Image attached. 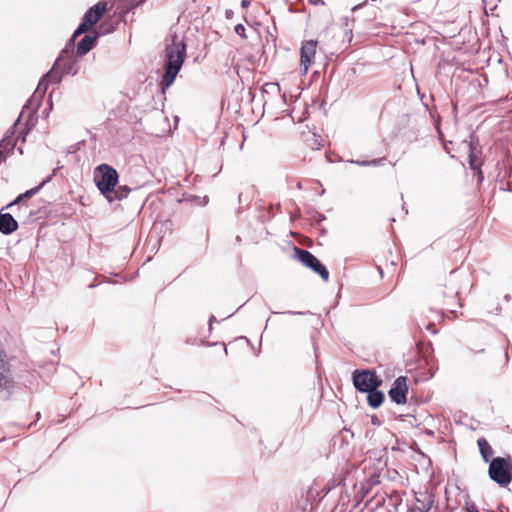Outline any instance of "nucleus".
<instances>
[{
    "instance_id": "obj_1",
    "label": "nucleus",
    "mask_w": 512,
    "mask_h": 512,
    "mask_svg": "<svg viewBox=\"0 0 512 512\" xmlns=\"http://www.w3.org/2000/svg\"><path fill=\"white\" fill-rule=\"evenodd\" d=\"M186 45L177 34L171 36V43L165 48V73L160 86L163 91L172 85L185 59Z\"/></svg>"
},
{
    "instance_id": "obj_2",
    "label": "nucleus",
    "mask_w": 512,
    "mask_h": 512,
    "mask_svg": "<svg viewBox=\"0 0 512 512\" xmlns=\"http://www.w3.org/2000/svg\"><path fill=\"white\" fill-rule=\"evenodd\" d=\"M454 271L450 273L448 279L436 292L437 303L448 312H456V309L461 306L459 298V286L454 278Z\"/></svg>"
},
{
    "instance_id": "obj_3",
    "label": "nucleus",
    "mask_w": 512,
    "mask_h": 512,
    "mask_svg": "<svg viewBox=\"0 0 512 512\" xmlns=\"http://www.w3.org/2000/svg\"><path fill=\"white\" fill-rule=\"evenodd\" d=\"M488 475L500 487H507L512 482V457L493 458L489 463Z\"/></svg>"
},
{
    "instance_id": "obj_4",
    "label": "nucleus",
    "mask_w": 512,
    "mask_h": 512,
    "mask_svg": "<svg viewBox=\"0 0 512 512\" xmlns=\"http://www.w3.org/2000/svg\"><path fill=\"white\" fill-rule=\"evenodd\" d=\"M117 171L108 164H101L94 170V182L100 192L107 197L113 193L118 183Z\"/></svg>"
},
{
    "instance_id": "obj_5",
    "label": "nucleus",
    "mask_w": 512,
    "mask_h": 512,
    "mask_svg": "<svg viewBox=\"0 0 512 512\" xmlns=\"http://www.w3.org/2000/svg\"><path fill=\"white\" fill-rule=\"evenodd\" d=\"M107 12V3L100 1L92 6L84 15L82 23L72 35V41L84 33H88L92 27L100 21Z\"/></svg>"
},
{
    "instance_id": "obj_6",
    "label": "nucleus",
    "mask_w": 512,
    "mask_h": 512,
    "mask_svg": "<svg viewBox=\"0 0 512 512\" xmlns=\"http://www.w3.org/2000/svg\"><path fill=\"white\" fill-rule=\"evenodd\" d=\"M353 384L360 392H368L378 389L382 385V379L372 370H355L353 372Z\"/></svg>"
},
{
    "instance_id": "obj_7",
    "label": "nucleus",
    "mask_w": 512,
    "mask_h": 512,
    "mask_svg": "<svg viewBox=\"0 0 512 512\" xmlns=\"http://www.w3.org/2000/svg\"><path fill=\"white\" fill-rule=\"evenodd\" d=\"M294 254L297 260H299L304 266L317 273L324 281H328V270L311 252L294 247Z\"/></svg>"
},
{
    "instance_id": "obj_8",
    "label": "nucleus",
    "mask_w": 512,
    "mask_h": 512,
    "mask_svg": "<svg viewBox=\"0 0 512 512\" xmlns=\"http://www.w3.org/2000/svg\"><path fill=\"white\" fill-rule=\"evenodd\" d=\"M318 42L315 40H304L300 47V73L305 76L315 62Z\"/></svg>"
},
{
    "instance_id": "obj_9",
    "label": "nucleus",
    "mask_w": 512,
    "mask_h": 512,
    "mask_svg": "<svg viewBox=\"0 0 512 512\" xmlns=\"http://www.w3.org/2000/svg\"><path fill=\"white\" fill-rule=\"evenodd\" d=\"M468 162L469 166L472 170H476L478 172L479 180L483 179V173L481 171V166L483 161L481 159L482 149L478 144V141H475L474 137H470V141L468 142Z\"/></svg>"
},
{
    "instance_id": "obj_10",
    "label": "nucleus",
    "mask_w": 512,
    "mask_h": 512,
    "mask_svg": "<svg viewBox=\"0 0 512 512\" xmlns=\"http://www.w3.org/2000/svg\"><path fill=\"white\" fill-rule=\"evenodd\" d=\"M407 393L408 379L405 376H400L395 379L388 395L393 402L397 404H405L407 401Z\"/></svg>"
},
{
    "instance_id": "obj_11",
    "label": "nucleus",
    "mask_w": 512,
    "mask_h": 512,
    "mask_svg": "<svg viewBox=\"0 0 512 512\" xmlns=\"http://www.w3.org/2000/svg\"><path fill=\"white\" fill-rule=\"evenodd\" d=\"M97 38L98 34L96 32L85 35L77 44L76 54L78 56L87 54L94 47Z\"/></svg>"
},
{
    "instance_id": "obj_12",
    "label": "nucleus",
    "mask_w": 512,
    "mask_h": 512,
    "mask_svg": "<svg viewBox=\"0 0 512 512\" xmlns=\"http://www.w3.org/2000/svg\"><path fill=\"white\" fill-rule=\"evenodd\" d=\"M18 229V223L9 213H0V232L8 235Z\"/></svg>"
},
{
    "instance_id": "obj_13",
    "label": "nucleus",
    "mask_w": 512,
    "mask_h": 512,
    "mask_svg": "<svg viewBox=\"0 0 512 512\" xmlns=\"http://www.w3.org/2000/svg\"><path fill=\"white\" fill-rule=\"evenodd\" d=\"M477 444H478L479 452H480L484 462L490 463V461L492 460V456L494 454V450L491 447V445L489 444V442L487 441V439H485L484 437L479 438L477 440Z\"/></svg>"
},
{
    "instance_id": "obj_14",
    "label": "nucleus",
    "mask_w": 512,
    "mask_h": 512,
    "mask_svg": "<svg viewBox=\"0 0 512 512\" xmlns=\"http://www.w3.org/2000/svg\"><path fill=\"white\" fill-rule=\"evenodd\" d=\"M384 393L378 389L368 391L367 401L372 408H378L384 401Z\"/></svg>"
},
{
    "instance_id": "obj_15",
    "label": "nucleus",
    "mask_w": 512,
    "mask_h": 512,
    "mask_svg": "<svg viewBox=\"0 0 512 512\" xmlns=\"http://www.w3.org/2000/svg\"><path fill=\"white\" fill-rule=\"evenodd\" d=\"M131 189L126 186H119L117 189H114L113 193H109V195L106 197L109 202H113L115 200H122L128 196Z\"/></svg>"
},
{
    "instance_id": "obj_16",
    "label": "nucleus",
    "mask_w": 512,
    "mask_h": 512,
    "mask_svg": "<svg viewBox=\"0 0 512 512\" xmlns=\"http://www.w3.org/2000/svg\"><path fill=\"white\" fill-rule=\"evenodd\" d=\"M44 183H45V182H42V183H40L37 187H34V188L30 189V190H27V191H26L25 193H23V194H20V195L16 198V200H15L14 202H12L9 206H12V205H14V204H16V203H20V202H22V201H23V200H25V199H29V198H31L32 196H34V195H35V194H36V193H37V192L42 188V186L44 185Z\"/></svg>"
},
{
    "instance_id": "obj_17",
    "label": "nucleus",
    "mask_w": 512,
    "mask_h": 512,
    "mask_svg": "<svg viewBox=\"0 0 512 512\" xmlns=\"http://www.w3.org/2000/svg\"><path fill=\"white\" fill-rule=\"evenodd\" d=\"M9 374L10 372H0V387L2 389H10L13 386V381Z\"/></svg>"
},
{
    "instance_id": "obj_18",
    "label": "nucleus",
    "mask_w": 512,
    "mask_h": 512,
    "mask_svg": "<svg viewBox=\"0 0 512 512\" xmlns=\"http://www.w3.org/2000/svg\"><path fill=\"white\" fill-rule=\"evenodd\" d=\"M10 368L7 353L0 347V372H10Z\"/></svg>"
},
{
    "instance_id": "obj_19",
    "label": "nucleus",
    "mask_w": 512,
    "mask_h": 512,
    "mask_svg": "<svg viewBox=\"0 0 512 512\" xmlns=\"http://www.w3.org/2000/svg\"><path fill=\"white\" fill-rule=\"evenodd\" d=\"M236 34H238L240 37H242L243 39H246L247 38V35H246V29L244 27L243 24H237L234 28Z\"/></svg>"
},
{
    "instance_id": "obj_20",
    "label": "nucleus",
    "mask_w": 512,
    "mask_h": 512,
    "mask_svg": "<svg viewBox=\"0 0 512 512\" xmlns=\"http://www.w3.org/2000/svg\"><path fill=\"white\" fill-rule=\"evenodd\" d=\"M465 512H480L474 504H471V505H467L465 507Z\"/></svg>"
},
{
    "instance_id": "obj_21",
    "label": "nucleus",
    "mask_w": 512,
    "mask_h": 512,
    "mask_svg": "<svg viewBox=\"0 0 512 512\" xmlns=\"http://www.w3.org/2000/svg\"><path fill=\"white\" fill-rule=\"evenodd\" d=\"M10 144H11V139L10 138H4L1 141V143H0V147L6 148V146H8Z\"/></svg>"
},
{
    "instance_id": "obj_22",
    "label": "nucleus",
    "mask_w": 512,
    "mask_h": 512,
    "mask_svg": "<svg viewBox=\"0 0 512 512\" xmlns=\"http://www.w3.org/2000/svg\"><path fill=\"white\" fill-rule=\"evenodd\" d=\"M127 2L130 6H138L139 4L143 3L144 0H127Z\"/></svg>"
},
{
    "instance_id": "obj_23",
    "label": "nucleus",
    "mask_w": 512,
    "mask_h": 512,
    "mask_svg": "<svg viewBox=\"0 0 512 512\" xmlns=\"http://www.w3.org/2000/svg\"><path fill=\"white\" fill-rule=\"evenodd\" d=\"M426 329L431 331L432 333L436 332L435 325L433 323H428L427 326H426Z\"/></svg>"
},
{
    "instance_id": "obj_24",
    "label": "nucleus",
    "mask_w": 512,
    "mask_h": 512,
    "mask_svg": "<svg viewBox=\"0 0 512 512\" xmlns=\"http://www.w3.org/2000/svg\"><path fill=\"white\" fill-rule=\"evenodd\" d=\"M309 2L315 6L317 5H324V1L323 0H309Z\"/></svg>"
},
{
    "instance_id": "obj_25",
    "label": "nucleus",
    "mask_w": 512,
    "mask_h": 512,
    "mask_svg": "<svg viewBox=\"0 0 512 512\" xmlns=\"http://www.w3.org/2000/svg\"><path fill=\"white\" fill-rule=\"evenodd\" d=\"M372 423H373V424H375V425H379V424H380V422H379V420L377 419V417H376V416H374V417L372 418Z\"/></svg>"
},
{
    "instance_id": "obj_26",
    "label": "nucleus",
    "mask_w": 512,
    "mask_h": 512,
    "mask_svg": "<svg viewBox=\"0 0 512 512\" xmlns=\"http://www.w3.org/2000/svg\"><path fill=\"white\" fill-rule=\"evenodd\" d=\"M242 6L243 7H247L249 5V1L248 0H242Z\"/></svg>"
},
{
    "instance_id": "obj_27",
    "label": "nucleus",
    "mask_w": 512,
    "mask_h": 512,
    "mask_svg": "<svg viewBox=\"0 0 512 512\" xmlns=\"http://www.w3.org/2000/svg\"><path fill=\"white\" fill-rule=\"evenodd\" d=\"M5 159L4 153L2 150H0V161Z\"/></svg>"
}]
</instances>
